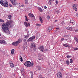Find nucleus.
I'll list each match as a JSON object with an SVG mask.
<instances>
[{
    "label": "nucleus",
    "mask_w": 78,
    "mask_h": 78,
    "mask_svg": "<svg viewBox=\"0 0 78 78\" xmlns=\"http://www.w3.org/2000/svg\"><path fill=\"white\" fill-rule=\"evenodd\" d=\"M36 45H35L34 43H32L31 44L30 47L31 48H33V47H36Z\"/></svg>",
    "instance_id": "nucleus-12"
},
{
    "label": "nucleus",
    "mask_w": 78,
    "mask_h": 78,
    "mask_svg": "<svg viewBox=\"0 0 78 78\" xmlns=\"http://www.w3.org/2000/svg\"><path fill=\"white\" fill-rule=\"evenodd\" d=\"M11 24L12 25H14L15 23L13 21H9L7 20L6 23L2 24V31L3 33H4L7 34H10V32L9 30V28L11 27Z\"/></svg>",
    "instance_id": "nucleus-1"
},
{
    "label": "nucleus",
    "mask_w": 78,
    "mask_h": 78,
    "mask_svg": "<svg viewBox=\"0 0 78 78\" xmlns=\"http://www.w3.org/2000/svg\"><path fill=\"white\" fill-rule=\"evenodd\" d=\"M67 17V15H65L64 16V17L63 18V19H66V18Z\"/></svg>",
    "instance_id": "nucleus-22"
},
{
    "label": "nucleus",
    "mask_w": 78,
    "mask_h": 78,
    "mask_svg": "<svg viewBox=\"0 0 78 78\" xmlns=\"http://www.w3.org/2000/svg\"><path fill=\"white\" fill-rule=\"evenodd\" d=\"M70 23H71V24H73V25H75V22L74 20H70Z\"/></svg>",
    "instance_id": "nucleus-11"
},
{
    "label": "nucleus",
    "mask_w": 78,
    "mask_h": 78,
    "mask_svg": "<svg viewBox=\"0 0 78 78\" xmlns=\"http://www.w3.org/2000/svg\"><path fill=\"white\" fill-rule=\"evenodd\" d=\"M39 20H40V21L41 22V23H43V20H42V19L41 18V16L39 17Z\"/></svg>",
    "instance_id": "nucleus-19"
},
{
    "label": "nucleus",
    "mask_w": 78,
    "mask_h": 78,
    "mask_svg": "<svg viewBox=\"0 0 78 78\" xmlns=\"http://www.w3.org/2000/svg\"><path fill=\"white\" fill-rule=\"evenodd\" d=\"M36 47H34V51H36Z\"/></svg>",
    "instance_id": "nucleus-36"
},
{
    "label": "nucleus",
    "mask_w": 78,
    "mask_h": 78,
    "mask_svg": "<svg viewBox=\"0 0 78 78\" xmlns=\"http://www.w3.org/2000/svg\"><path fill=\"white\" fill-rule=\"evenodd\" d=\"M28 15L29 17H34V16L31 13H29Z\"/></svg>",
    "instance_id": "nucleus-15"
},
{
    "label": "nucleus",
    "mask_w": 78,
    "mask_h": 78,
    "mask_svg": "<svg viewBox=\"0 0 78 78\" xmlns=\"http://www.w3.org/2000/svg\"><path fill=\"white\" fill-rule=\"evenodd\" d=\"M21 73H22L23 75H25V71H24V69L23 68H21Z\"/></svg>",
    "instance_id": "nucleus-8"
},
{
    "label": "nucleus",
    "mask_w": 78,
    "mask_h": 78,
    "mask_svg": "<svg viewBox=\"0 0 78 78\" xmlns=\"http://www.w3.org/2000/svg\"><path fill=\"white\" fill-rule=\"evenodd\" d=\"M26 18H27V16H26L25 17Z\"/></svg>",
    "instance_id": "nucleus-57"
},
{
    "label": "nucleus",
    "mask_w": 78,
    "mask_h": 78,
    "mask_svg": "<svg viewBox=\"0 0 78 78\" xmlns=\"http://www.w3.org/2000/svg\"><path fill=\"white\" fill-rule=\"evenodd\" d=\"M55 29L56 31H58V30H59V28L58 27H56Z\"/></svg>",
    "instance_id": "nucleus-39"
},
{
    "label": "nucleus",
    "mask_w": 78,
    "mask_h": 78,
    "mask_svg": "<svg viewBox=\"0 0 78 78\" xmlns=\"http://www.w3.org/2000/svg\"><path fill=\"white\" fill-rule=\"evenodd\" d=\"M70 62L71 64H72L73 62V60H72V59H70Z\"/></svg>",
    "instance_id": "nucleus-34"
},
{
    "label": "nucleus",
    "mask_w": 78,
    "mask_h": 78,
    "mask_svg": "<svg viewBox=\"0 0 78 78\" xmlns=\"http://www.w3.org/2000/svg\"><path fill=\"white\" fill-rule=\"evenodd\" d=\"M0 3L1 5L3 6H4V7H8V4L6 0H1L0 2Z\"/></svg>",
    "instance_id": "nucleus-2"
},
{
    "label": "nucleus",
    "mask_w": 78,
    "mask_h": 78,
    "mask_svg": "<svg viewBox=\"0 0 78 78\" xmlns=\"http://www.w3.org/2000/svg\"><path fill=\"white\" fill-rule=\"evenodd\" d=\"M74 39L76 41V42L78 43V39H77V38H76V37H75Z\"/></svg>",
    "instance_id": "nucleus-21"
},
{
    "label": "nucleus",
    "mask_w": 78,
    "mask_h": 78,
    "mask_svg": "<svg viewBox=\"0 0 78 78\" xmlns=\"http://www.w3.org/2000/svg\"><path fill=\"white\" fill-rule=\"evenodd\" d=\"M63 45L64 47H68V48H69V47H70V46L69 45L67 44H63Z\"/></svg>",
    "instance_id": "nucleus-16"
},
{
    "label": "nucleus",
    "mask_w": 78,
    "mask_h": 78,
    "mask_svg": "<svg viewBox=\"0 0 78 78\" xmlns=\"http://www.w3.org/2000/svg\"><path fill=\"white\" fill-rule=\"evenodd\" d=\"M11 17H12V16L10 15H9L8 16L9 19L10 20H11Z\"/></svg>",
    "instance_id": "nucleus-23"
},
{
    "label": "nucleus",
    "mask_w": 78,
    "mask_h": 78,
    "mask_svg": "<svg viewBox=\"0 0 78 78\" xmlns=\"http://www.w3.org/2000/svg\"><path fill=\"white\" fill-rule=\"evenodd\" d=\"M0 78H2V75L0 74Z\"/></svg>",
    "instance_id": "nucleus-55"
},
{
    "label": "nucleus",
    "mask_w": 78,
    "mask_h": 78,
    "mask_svg": "<svg viewBox=\"0 0 78 78\" xmlns=\"http://www.w3.org/2000/svg\"><path fill=\"white\" fill-rule=\"evenodd\" d=\"M23 6H24V5H21V7H23Z\"/></svg>",
    "instance_id": "nucleus-52"
},
{
    "label": "nucleus",
    "mask_w": 78,
    "mask_h": 78,
    "mask_svg": "<svg viewBox=\"0 0 78 78\" xmlns=\"http://www.w3.org/2000/svg\"><path fill=\"white\" fill-rule=\"evenodd\" d=\"M37 68L38 69V70H41V68L40 66H37Z\"/></svg>",
    "instance_id": "nucleus-32"
},
{
    "label": "nucleus",
    "mask_w": 78,
    "mask_h": 78,
    "mask_svg": "<svg viewBox=\"0 0 78 78\" xmlns=\"http://www.w3.org/2000/svg\"><path fill=\"white\" fill-rule=\"evenodd\" d=\"M78 50V48H74V50Z\"/></svg>",
    "instance_id": "nucleus-42"
},
{
    "label": "nucleus",
    "mask_w": 78,
    "mask_h": 78,
    "mask_svg": "<svg viewBox=\"0 0 78 78\" xmlns=\"http://www.w3.org/2000/svg\"><path fill=\"white\" fill-rule=\"evenodd\" d=\"M25 20L27 22H28V18H26Z\"/></svg>",
    "instance_id": "nucleus-44"
},
{
    "label": "nucleus",
    "mask_w": 78,
    "mask_h": 78,
    "mask_svg": "<svg viewBox=\"0 0 78 78\" xmlns=\"http://www.w3.org/2000/svg\"><path fill=\"white\" fill-rule=\"evenodd\" d=\"M75 16H76V17H78V14L77 13H76L75 14Z\"/></svg>",
    "instance_id": "nucleus-47"
},
{
    "label": "nucleus",
    "mask_w": 78,
    "mask_h": 78,
    "mask_svg": "<svg viewBox=\"0 0 78 78\" xmlns=\"http://www.w3.org/2000/svg\"><path fill=\"white\" fill-rule=\"evenodd\" d=\"M11 2L12 3L13 5L16 6L17 5V3L16 2V0H10Z\"/></svg>",
    "instance_id": "nucleus-6"
},
{
    "label": "nucleus",
    "mask_w": 78,
    "mask_h": 78,
    "mask_svg": "<svg viewBox=\"0 0 78 78\" xmlns=\"http://www.w3.org/2000/svg\"><path fill=\"white\" fill-rule=\"evenodd\" d=\"M29 36H30V35L27 34L24 37L26 39H28V37H29Z\"/></svg>",
    "instance_id": "nucleus-24"
},
{
    "label": "nucleus",
    "mask_w": 78,
    "mask_h": 78,
    "mask_svg": "<svg viewBox=\"0 0 78 78\" xmlns=\"http://www.w3.org/2000/svg\"><path fill=\"white\" fill-rule=\"evenodd\" d=\"M25 4H28V0H25Z\"/></svg>",
    "instance_id": "nucleus-27"
},
{
    "label": "nucleus",
    "mask_w": 78,
    "mask_h": 78,
    "mask_svg": "<svg viewBox=\"0 0 78 78\" xmlns=\"http://www.w3.org/2000/svg\"><path fill=\"white\" fill-rule=\"evenodd\" d=\"M10 65L11 68H12V67H14V64H13V63H12V62L11 61H10Z\"/></svg>",
    "instance_id": "nucleus-9"
},
{
    "label": "nucleus",
    "mask_w": 78,
    "mask_h": 78,
    "mask_svg": "<svg viewBox=\"0 0 78 78\" xmlns=\"http://www.w3.org/2000/svg\"><path fill=\"white\" fill-rule=\"evenodd\" d=\"M66 62L67 65H69V61L68 60L66 61Z\"/></svg>",
    "instance_id": "nucleus-29"
},
{
    "label": "nucleus",
    "mask_w": 78,
    "mask_h": 78,
    "mask_svg": "<svg viewBox=\"0 0 78 78\" xmlns=\"http://www.w3.org/2000/svg\"><path fill=\"white\" fill-rule=\"evenodd\" d=\"M34 66V63H33V62H32L31 63L30 67H33Z\"/></svg>",
    "instance_id": "nucleus-31"
},
{
    "label": "nucleus",
    "mask_w": 78,
    "mask_h": 78,
    "mask_svg": "<svg viewBox=\"0 0 78 78\" xmlns=\"http://www.w3.org/2000/svg\"><path fill=\"white\" fill-rule=\"evenodd\" d=\"M76 0H74V1H76Z\"/></svg>",
    "instance_id": "nucleus-63"
},
{
    "label": "nucleus",
    "mask_w": 78,
    "mask_h": 78,
    "mask_svg": "<svg viewBox=\"0 0 78 78\" xmlns=\"http://www.w3.org/2000/svg\"><path fill=\"white\" fill-rule=\"evenodd\" d=\"M44 8L45 9H47V7L46 6H44Z\"/></svg>",
    "instance_id": "nucleus-51"
},
{
    "label": "nucleus",
    "mask_w": 78,
    "mask_h": 78,
    "mask_svg": "<svg viewBox=\"0 0 78 78\" xmlns=\"http://www.w3.org/2000/svg\"><path fill=\"white\" fill-rule=\"evenodd\" d=\"M1 33H0V36H1Z\"/></svg>",
    "instance_id": "nucleus-61"
},
{
    "label": "nucleus",
    "mask_w": 78,
    "mask_h": 78,
    "mask_svg": "<svg viewBox=\"0 0 78 78\" xmlns=\"http://www.w3.org/2000/svg\"><path fill=\"white\" fill-rule=\"evenodd\" d=\"M76 6H77V4H74L73 5V8L75 11H76L77 10Z\"/></svg>",
    "instance_id": "nucleus-7"
},
{
    "label": "nucleus",
    "mask_w": 78,
    "mask_h": 78,
    "mask_svg": "<svg viewBox=\"0 0 78 78\" xmlns=\"http://www.w3.org/2000/svg\"><path fill=\"white\" fill-rule=\"evenodd\" d=\"M47 18L48 19V20H49L50 19V16H47Z\"/></svg>",
    "instance_id": "nucleus-35"
},
{
    "label": "nucleus",
    "mask_w": 78,
    "mask_h": 78,
    "mask_svg": "<svg viewBox=\"0 0 78 78\" xmlns=\"http://www.w3.org/2000/svg\"><path fill=\"white\" fill-rule=\"evenodd\" d=\"M64 37H67V35H65V36H64Z\"/></svg>",
    "instance_id": "nucleus-58"
},
{
    "label": "nucleus",
    "mask_w": 78,
    "mask_h": 78,
    "mask_svg": "<svg viewBox=\"0 0 78 78\" xmlns=\"http://www.w3.org/2000/svg\"><path fill=\"white\" fill-rule=\"evenodd\" d=\"M39 10L40 12H42V9L41 8H39L38 9Z\"/></svg>",
    "instance_id": "nucleus-28"
},
{
    "label": "nucleus",
    "mask_w": 78,
    "mask_h": 78,
    "mask_svg": "<svg viewBox=\"0 0 78 78\" xmlns=\"http://www.w3.org/2000/svg\"><path fill=\"white\" fill-rule=\"evenodd\" d=\"M23 41H24V42H26V41H27V39H23Z\"/></svg>",
    "instance_id": "nucleus-43"
},
{
    "label": "nucleus",
    "mask_w": 78,
    "mask_h": 78,
    "mask_svg": "<svg viewBox=\"0 0 78 78\" xmlns=\"http://www.w3.org/2000/svg\"><path fill=\"white\" fill-rule=\"evenodd\" d=\"M24 24L25 26L26 27H27L28 26H29V27H30V23H28H28H27V22H25L24 23Z\"/></svg>",
    "instance_id": "nucleus-13"
},
{
    "label": "nucleus",
    "mask_w": 78,
    "mask_h": 78,
    "mask_svg": "<svg viewBox=\"0 0 78 78\" xmlns=\"http://www.w3.org/2000/svg\"><path fill=\"white\" fill-rule=\"evenodd\" d=\"M0 44H6V41L4 40H0Z\"/></svg>",
    "instance_id": "nucleus-14"
},
{
    "label": "nucleus",
    "mask_w": 78,
    "mask_h": 78,
    "mask_svg": "<svg viewBox=\"0 0 78 78\" xmlns=\"http://www.w3.org/2000/svg\"><path fill=\"white\" fill-rule=\"evenodd\" d=\"M55 3H56V4H58V1H57V0H56L55 1Z\"/></svg>",
    "instance_id": "nucleus-45"
},
{
    "label": "nucleus",
    "mask_w": 78,
    "mask_h": 78,
    "mask_svg": "<svg viewBox=\"0 0 78 78\" xmlns=\"http://www.w3.org/2000/svg\"><path fill=\"white\" fill-rule=\"evenodd\" d=\"M40 50H41L42 52H44V46H41L40 48H39Z\"/></svg>",
    "instance_id": "nucleus-10"
},
{
    "label": "nucleus",
    "mask_w": 78,
    "mask_h": 78,
    "mask_svg": "<svg viewBox=\"0 0 78 78\" xmlns=\"http://www.w3.org/2000/svg\"><path fill=\"white\" fill-rule=\"evenodd\" d=\"M52 29H53V27H49L48 28V30H49V31H51V30H52Z\"/></svg>",
    "instance_id": "nucleus-17"
},
{
    "label": "nucleus",
    "mask_w": 78,
    "mask_h": 78,
    "mask_svg": "<svg viewBox=\"0 0 78 78\" xmlns=\"http://www.w3.org/2000/svg\"><path fill=\"white\" fill-rule=\"evenodd\" d=\"M52 1H55V0H52Z\"/></svg>",
    "instance_id": "nucleus-62"
},
{
    "label": "nucleus",
    "mask_w": 78,
    "mask_h": 78,
    "mask_svg": "<svg viewBox=\"0 0 78 78\" xmlns=\"http://www.w3.org/2000/svg\"><path fill=\"white\" fill-rule=\"evenodd\" d=\"M20 59L21 61H23L22 57L20 58Z\"/></svg>",
    "instance_id": "nucleus-38"
},
{
    "label": "nucleus",
    "mask_w": 78,
    "mask_h": 78,
    "mask_svg": "<svg viewBox=\"0 0 78 78\" xmlns=\"http://www.w3.org/2000/svg\"><path fill=\"white\" fill-rule=\"evenodd\" d=\"M36 25H37V26H39V24H37Z\"/></svg>",
    "instance_id": "nucleus-54"
},
{
    "label": "nucleus",
    "mask_w": 78,
    "mask_h": 78,
    "mask_svg": "<svg viewBox=\"0 0 78 78\" xmlns=\"http://www.w3.org/2000/svg\"><path fill=\"white\" fill-rule=\"evenodd\" d=\"M5 21L2 19H0V22H4Z\"/></svg>",
    "instance_id": "nucleus-33"
},
{
    "label": "nucleus",
    "mask_w": 78,
    "mask_h": 78,
    "mask_svg": "<svg viewBox=\"0 0 78 78\" xmlns=\"http://www.w3.org/2000/svg\"><path fill=\"white\" fill-rule=\"evenodd\" d=\"M59 11L57 10V11H56L55 12V13L56 14H59Z\"/></svg>",
    "instance_id": "nucleus-26"
},
{
    "label": "nucleus",
    "mask_w": 78,
    "mask_h": 78,
    "mask_svg": "<svg viewBox=\"0 0 78 78\" xmlns=\"http://www.w3.org/2000/svg\"><path fill=\"white\" fill-rule=\"evenodd\" d=\"M38 57H41V54H38Z\"/></svg>",
    "instance_id": "nucleus-41"
},
{
    "label": "nucleus",
    "mask_w": 78,
    "mask_h": 78,
    "mask_svg": "<svg viewBox=\"0 0 78 78\" xmlns=\"http://www.w3.org/2000/svg\"><path fill=\"white\" fill-rule=\"evenodd\" d=\"M22 39L21 38L19 39L17 41H15L12 43V45L15 46V47H17V45H18L19 44L22 42Z\"/></svg>",
    "instance_id": "nucleus-3"
},
{
    "label": "nucleus",
    "mask_w": 78,
    "mask_h": 78,
    "mask_svg": "<svg viewBox=\"0 0 78 78\" xmlns=\"http://www.w3.org/2000/svg\"><path fill=\"white\" fill-rule=\"evenodd\" d=\"M49 2H48V4L49 5H51V0H48Z\"/></svg>",
    "instance_id": "nucleus-25"
},
{
    "label": "nucleus",
    "mask_w": 78,
    "mask_h": 78,
    "mask_svg": "<svg viewBox=\"0 0 78 78\" xmlns=\"http://www.w3.org/2000/svg\"><path fill=\"white\" fill-rule=\"evenodd\" d=\"M30 75H33V72H30Z\"/></svg>",
    "instance_id": "nucleus-37"
},
{
    "label": "nucleus",
    "mask_w": 78,
    "mask_h": 78,
    "mask_svg": "<svg viewBox=\"0 0 78 78\" xmlns=\"http://www.w3.org/2000/svg\"><path fill=\"white\" fill-rule=\"evenodd\" d=\"M61 41H64V38H62L61 39Z\"/></svg>",
    "instance_id": "nucleus-49"
},
{
    "label": "nucleus",
    "mask_w": 78,
    "mask_h": 78,
    "mask_svg": "<svg viewBox=\"0 0 78 78\" xmlns=\"http://www.w3.org/2000/svg\"><path fill=\"white\" fill-rule=\"evenodd\" d=\"M31 76V78H33V75H32Z\"/></svg>",
    "instance_id": "nucleus-56"
},
{
    "label": "nucleus",
    "mask_w": 78,
    "mask_h": 78,
    "mask_svg": "<svg viewBox=\"0 0 78 78\" xmlns=\"http://www.w3.org/2000/svg\"><path fill=\"white\" fill-rule=\"evenodd\" d=\"M11 54L12 55L14 54V49H12L11 51Z\"/></svg>",
    "instance_id": "nucleus-30"
},
{
    "label": "nucleus",
    "mask_w": 78,
    "mask_h": 78,
    "mask_svg": "<svg viewBox=\"0 0 78 78\" xmlns=\"http://www.w3.org/2000/svg\"><path fill=\"white\" fill-rule=\"evenodd\" d=\"M35 39V36H33L32 37H30L28 40L27 42L31 41V42H33L34 39Z\"/></svg>",
    "instance_id": "nucleus-5"
},
{
    "label": "nucleus",
    "mask_w": 78,
    "mask_h": 78,
    "mask_svg": "<svg viewBox=\"0 0 78 78\" xmlns=\"http://www.w3.org/2000/svg\"><path fill=\"white\" fill-rule=\"evenodd\" d=\"M40 78H45V77H40Z\"/></svg>",
    "instance_id": "nucleus-60"
},
{
    "label": "nucleus",
    "mask_w": 78,
    "mask_h": 78,
    "mask_svg": "<svg viewBox=\"0 0 78 78\" xmlns=\"http://www.w3.org/2000/svg\"><path fill=\"white\" fill-rule=\"evenodd\" d=\"M72 57V56H70V55H67V58H70V57Z\"/></svg>",
    "instance_id": "nucleus-40"
},
{
    "label": "nucleus",
    "mask_w": 78,
    "mask_h": 78,
    "mask_svg": "<svg viewBox=\"0 0 78 78\" xmlns=\"http://www.w3.org/2000/svg\"><path fill=\"white\" fill-rule=\"evenodd\" d=\"M9 6H10V7H12V5L10 4H9Z\"/></svg>",
    "instance_id": "nucleus-50"
},
{
    "label": "nucleus",
    "mask_w": 78,
    "mask_h": 78,
    "mask_svg": "<svg viewBox=\"0 0 78 78\" xmlns=\"http://www.w3.org/2000/svg\"><path fill=\"white\" fill-rule=\"evenodd\" d=\"M39 60H42L43 59V58H41H41H39Z\"/></svg>",
    "instance_id": "nucleus-53"
},
{
    "label": "nucleus",
    "mask_w": 78,
    "mask_h": 78,
    "mask_svg": "<svg viewBox=\"0 0 78 78\" xmlns=\"http://www.w3.org/2000/svg\"><path fill=\"white\" fill-rule=\"evenodd\" d=\"M19 78H21V77H20Z\"/></svg>",
    "instance_id": "nucleus-64"
},
{
    "label": "nucleus",
    "mask_w": 78,
    "mask_h": 78,
    "mask_svg": "<svg viewBox=\"0 0 78 78\" xmlns=\"http://www.w3.org/2000/svg\"><path fill=\"white\" fill-rule=\"evenodd\" d=\"M62 25H64V24H65V23H64V22H63L62 23Z\"/></svg>",
    "instance_id": "nucleus-48"
},
{
    "label": "nucleus",
    "mask_w": 78,
    "mask_h": 78,
    "mask_svg": "<svg viewBox=\"0 0 78 78\" xmlns=\"http://www.w3.org/2000/svg\"><path fill=\"white\" fill-rule=\"evenodd\" d=\"M24 65L27 67H31V62L27 61L24 63Z\"/></svg>",
    "instance_id": "nucleus-4"
},
{
    "label": "nucleus",
    "mask_w": 78,
    "mask_h": 78,
    "mask_svg": "<svg viewBox=\"0 0 78 78\" xmlns=\"http://www.w3.org/2000/svg\"><path fill=\"white\" fill-rule=\"evenodd\" d=\"M55 22H57V20H56L55 21Z\"/></svg>",
    "instance_id": "nucleus-59"
},
{
    "label": "nucleus",
    "mask_w": 78,
    "mask_h": 78,
    "mask_svg": "<svg viewBox=\"0 0 78 78\" xmlns=\"http://www.w3.org/2000/svg\"><path fill=\"white\" fill-rule=\"evenodd\" d=\"M61 75H62V74H61V73H58L57 74V76H62Z\"/></svg>",
    "instance_id": "nucleus-18"
},
{
    "label": "nucleus",
    "mask_w": 78,
    "mask_h": 78,
    "mask_svg": "<svg viewBox=\"0 0 78 78\" xmlns=\"http://www.w3.org/2000/svg\"><path fill=\"white\" fill-rule=\"evenodd\" d=\"M58 78H62V76H57Z\"/></svg>",
    "instance_id": "nucleus-46"
},
{
    "label": "nucleus",
    "mask_w": 78,
    "mask_h": 78,
    "mask_svg": "<svg viewBox=\"0 0 78 78\" xmlns=\"http://www.w3.org/2000/svg\"><path fill=\"white\" fill-rule=\"evenodd\" d=\"M66 29L67 30H72V28L70 27H66Z\"/></svg>",
    "instance_id": "nucleus-20"
}]
</instances>
